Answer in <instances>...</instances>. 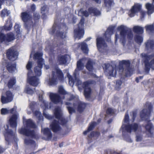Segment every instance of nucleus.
Instances as JSON below:
<instances>
[{
    "instance_id": "64",
    "label": "nucleus",
    "mask_w": 154,
    "mask_h": 154,
    "mask_svg": "<svg viewBox=\"0 0 154 154\" xmlns=\"http://www.w3.org/2000/svg\"><path fill=\"white\" fill-rule=\"evenodd\" d=\"M112 119H110L108 121V124H110V123L112 121Z\"/></svg>"
},
{
    "instance_id": "62",
    "label": "nucleus",
    "mask_w": 154,
    "mask_h": 154,
    "mask_svg": "<svg viewBox=\"0 0 154 154\" xmlns=\"http://www.w3.org/2000/svg\"><path fill=\"white\" fill-rule=\"evenodd\" d=\"M135 114L133 112V120H134L135 119Z\"/></svg>"
},
{
    "instance_id": "42",
    "label": "nucleus",
    "mask_w": 154,
    "mask_h": 154,
    "mask_svg": "<svg viewBox=\"0 0 154 154\" xmlns=\"http://www.w3.org/2000/svg\"><path fill=\"white\" fill-rule=\"evenodd\" d=\"M38 94L39 95V100L41 101L42 103H43L45 105V107H46V106L45 103V102L44 100H43L42 95L43 94V92L42 91H41L40 94L38 92V91H37V92Z\"/></svg>"
},
{
    "instance_id": "40",
    "label": "nucleus",
    "mask_w": 154,
    "mask_h": 154,
    "mask_svg": "<svg viewBox=\"0 0 154 154\" xmlns=\"http://www.w3.org/2000/svg\"><path fill=\"white\" fill-rule=\"evenodd\" d=\"M14 109L12 108L10 110H8L6 108H2L1 110V114L2 115H5L9 113H12Z\"/></svg>"
},
{
    "instance_id": "48",
    "label": "nucleus",
    "mask_w": 154,
    "mask_h": 154,
    "mask_svg": "<svg viewBox=\"0 0 154 154\" xmlns=\"http://www.w3.org/2000/svg\"><path fill=\"white\" fill-rule=\"evenodd\" d=\"M29 107L33 111L34 109L37 107V105L34 102H32L30 103Z\"/></svg>"
},
{
    "instance_id": "4",
    "label": "nucleus",
    "mask_w": 154,
    "mask_h": 154,
    "mask_svg": "<svg viewBox=\"0 0 154 154\" xmlns=\"http://www.w3.org/2000/svg\"><path fill=\"white\" fill-rule=\"evenodd\" d=\"M23 122L24 127H22L19 130L20 133L23 134L27 136L33 137L35 134L32 128L36 127L35 125L30 119H23Z\"/></svg>"
},
{
    "instance_id": "16",
    "label": "nucleus",
    "mask_w": 154,
    "mask_h": 154,
    "mask_svg": "<svg viewBox=\"0 0 154 154\" xmlns=\"http://www.w3.org/2000/svg\"><path fill=\"white\" fill-rule=\"evenodd\" d=\"M88 12L86 11H84L81 10L79 12V14L81 13L83 16L87 17L88 16L89 14H91L96 16H99L100 14V12L95 8H90L88 9Z\"/></svg>"
},
{
    "instance_id": "55",
    "label": "nucleus",
    "mask_w": 154,
    "mask_h": 154,
    "mask_svg": "<svg viewBox=\"0 0 154 154\" xmlns=\"http://www.w3.org/2000/svg\"><path fill=\"white\" fill-rule=\"evenodd\" d=\"M43 115L46 118L48 119H51V116L49 114L45 113L44 112H43Z\"/></svg>"
},
{
    "instance_id": "53",
    "label": "nucleus",
    "mask_w": 154,
    "mask_h": 154,
    "mask_svg": "<svg viewBox=\"0 0 154 154\" xmlns=\"http://www.w3.org/2000/svg\"><path fill=\"white\" fill-rule=\"evenodd\" d=\"M142 139V136L140 134L137 135L136 136V140L137 142L140 141Z\"/></svg>"
},
{
    "instance_id": "31",
    "label": "nucleus",
    "mask_w": 154,
    "mask_h": 154,
    "mask_svg": "<svg viewBox=\"0 0 154 154\" xmlns=\"http://www.w3.org/2000/svg\"><path fill=\"white\" fill-rule=\"evenodd\" d=\"M42 132L47 137V139H49L51 138L52 137V134L49 128H42Z\"/></svg>"
},
{
    "instance_id": "1",
    "label": "nucleus",
    "mask_w": 154,
    "mask_h": 154,
    "mask_svg": "<svg viewBox=\"0 0 154 154\" xmlns=\"http://www.w3.org/2000/svg\"><path fill=\"white\" fill-rule=\"evenodd\" d=\"M86 61H87L86 67L89 71H91L93 69V63L89 58H84L78 61L77 63V68L74 73L75 80L73 79L71 75L68 72L67 73V76L68 78L69 84L71 86H73L75 83L78 85L82 84V82L79 79L78 76L79 74V71L83 69L84 68V64Z\"/></svg>"
},
{
    "instance_id": "56",
    "label": "nucleus",
    "mask_w": 154,
    "mask_h": 154,
    "mask_svg": "<svg viewBox=\"0 0 154 154\" xmlns=\"http://www.w3.org/2000/svg\"><path fill=\"white\" fill-rule=\"evenodd\" d=\"M36 8L35 5L33 4L31 6V9L32 11H35Z\"/></svg>"
},
{
    "instance_id": "54",
    "label": "nucleus",
    "mask_w": 154,
    "mask_h": 154,
    "mask_svg": "<svg viewBox=\"0 0 154 154\" xmlns=\"http://www.w3.org/2000/svg\"><path fill=\"white\" fill-rule=\"evenodd\" d=\"M122 82L121 81H118L116 82V88L118 89L120 87L121 85Z\"/></svg>"
},
{
    "instance_id": "10",
    "label": "nucleus",
    "mask_w": 154,
    "mask_h": 154,
    "mask_svg": "<svg viewBox=\"0 0 154 154\" xmlns=\"http://www.w3.org/2000/svg\"><path fill=\"white\" fill-rule=\"evenodd\" d=\"M141 56L143 59L145 61V67L146 69L149 70L150 68L154 69V58L152 60L150 63L146 62L147 61L149 60L154 56V54H149L142 53Z\"/></svg>"
},
{
    "instance_id": "63",
    "label": "nucleus",
    "mask_w": 154,
    "mask_h": 154,
    "mask_svg": "<svg viewBox=\"0 0 154 154\" xmlns=\"http://www.w3.org/2000/svg\"><path fill=\"white\" fill-rule=\"evenodd\" d=\"M123 70V69L122 68L121 69H119V71L120 72V74L121 73V72H122Z\"/></svg>"
},
{
    "instance_id": "19",
    "label": "nucleus",
    "mask_w": 154,
    "mask_h": 154,
    "mask_svg": "<svg viewBox=\"0 0 154 154\" xmlns=\"http://www.w3.org/2000/svg\"><path fill=\"white\" fill-rule=\"evenodd\" d=\"M94 82L92 81H88L84 82L83 85V87L85 88L84 95L86 98H88L90 97L91 89L89 85L93 84Z\"/></svg>"
},
{
    "instance_id": "32",
    "label": "nucleus",
    "mask_w": 154,
    "mask_h": 154,
    "mask_svg": "<svg viewBox=\"0 0 154 154\" xmlns=\"http://www.w3.org/2000/svg\"><path fill=\"white\" fill-rule=\"evenodd\" d=\"M146 45V48L147 50L150 51L154 48V42L153 41L148 40Z\"/></svg>"
},
{
    "instance_id": "17",
    "label": "nucleus",
    "mask_w": 154,
    "mask_h": 154,
    "mask_svg": "<svg viewBox=\"0 0 154 154\" xmlns=\"http://www.w3.org/2000/svg\"><path fill=\"white\" fill-rule=\"evenodd\" d=\"M7 56L9 60L14 61L16 60L18 56V53L14 48L9 49L7 52Z\"/></svg>"
},
{
    "instance_id": "61",
    "label": "nucleus",
    "mask_w": 154,
    "mask_h": 154,
    "mask_svg": "<svg viewBox=\"0 0 154 154\" xmlns=\"http://www.w3.org/2000/svg\"><path fill=\"white\" fill-rule=\"evenodd\" d=\"M49 66L48 65H45V68L46 69H47L49 68Z\"/></svg>"
},
{
    "instance_id": "7",
    "label": "nucleus",
    "mask_w": 154,
    "mask_h": 154,
    "mask_svg": "<svg viewBox=\"0 0 154 154\" xmlns=\"http://www.w3.org/2000/svg\"><path fill=\"white\" fill-rule=\"evenodd\" d=\"M43 54L40 52H37L34 55L33 58L35 60H38V66L34 68V72L37 76H40L42 75L41 69L43 65L44 64V60L42 58Z\"/></svg>"
},
{
    "instance_id": "50",
    "label": "nucleus",
    "mask_w": 154,
    "mask_h": 154,
    "mask_svg": "<svg viewBox=\"0 0 154 154\" xmlns=\"http://www.w3.org/2000/svg\"><path fill=\"white\" fill-rule=\"evenodd\" d=\"M34 115L37 118H40L41 116V113L38 111H35L34 112Z\"/></svg>"
},
{
    "instance_id": "3",
    "label": "nucleus",
    "mask_w": 154,
    "mask_h": 154,
    "mask_svg": "<svg viewBox=\"0 0 154 154\" xmlns=\"http://www.w3.org/2000/svg\"><path fill=\"white\" fill-rule=\"evenodd\" d=\"M54 113L58 121L56 120H54L52 123L50 124V126L53 131L56 132L60 131L61 128L59 125V122H60L61 124L63 125L65 124L66 122V120L62 118V113L61 108L57 107L56 108L54 111Z\"/></svg>"
},
{
    "instance_id": "49",
    "label": "nucleus",
    "mask_w": 154,
    "mask_h": 154,
    "mask_svg": "<svg viewBox=\"0 0 154 154\" xmlns=\"http://www.w3.org/2000/svg\"><path fill=\"white\" fill-rule=\"evenodd\" d=\"M106 112L107 114L112 115L114 113V110L111 108H108L106 111Z\"/></svg>"
},
{
    "instance_id": "36",
    "label": "nucleus",
    "mask_w": 154,
    "mask_h": 154,
    "mask_svg": "<svg viewBox=\"0 0 154 154\" xmlns=\"http://www.w3.org/2000/svg\"><path fill=\"white\" fill-rule=\"evenodd\" d=\"M97 125V123L95 122H93L91 123L88 127L87 130L84 132L83 134L84 135L87 134V133L91 131L93 128Z\"/></svg>"
},
{
    "instance_id": "15",
    "label": "nucleus",
    "mask_w": 154,
    "mask_h": 154,
    "mask_svg": "<svg viewBox=\"0 0 154 154\" xmlns=\"http://www.w3.org/2000/svg\"><path fill=\"white\" fill-rule=\"evenodd\" d=\"M62 26V27L61 28L59 26H56V24H54L53 26L52 31L50 32V33H56L58 36H60L62 38H64L66 37V33L62 32V29L63 28H66V26L63 25Z\"/></svg>"
},
{
    "instance_id": "22",
    "label": "nucleus",
    "mask_w": 154,
    "mask_h": 154,
    "mask_svg": "<svg viewBox=\"0 0 154 154\" xmlns=\"http://www.w3.org/2000/svg\"><path fill=\"white\" fill-rule=\"evenodd\" d=\"M5 97L2 95L1 100L3 104L6 103L11 102L13 100V96L12 93L10 91H7L6 93Z\"/></svg>"
},
{
    "instance_id": "26",
    "label": "nucleus",
    "mask_w": 154,
    "mask_h": 154,
    "mask_svg": "<svg viewBox=\"0 0 154 154\" xmlns=\"http://www.w3.org/2000/svg\"><path fill=\"white\" fill-rule=\"evenodd\" d=\"M18 118V116L16 115H13L9 120L10 125L11 127L15 128L17 126L16 120Z\"/></svg>"
},
{
    "instance_id": "25",
    "label": "nucleus",
    "mask_w": 154,
    "mask_h": 154,
    "mask_svg": "<svg viewBox=\"0 0 154 154\" xmlns=\"http://www.w3.org/2000/svg\"><path fill=\"white\" fill-rule=\"evenodd\" d=\"M12 26V24L10 18H8L6 21V23L4 26L1 27L0 28V30H2L4 29L7 31L10 30Z\"/></svg>"
},
{
    "instance_id": "38",
    "label": "nucleus",
    "mask_w": 154,
    "mask_h": 154,
    "mask_svg": "<svg viewBox=\"0 0 154 154\" xmlns=\"http://www.w3.org/2000/svg\"><path fill=\"white\" fill-rule=\"evenodd\" d=\"M10 13L9 11H8L6 9H4L1 11V16L3 18L5 17L8 16Z\"/></svg>"
},
{
    "instance_id": "21",
    "label": "nucleus",
    "mask_w": 154,
    "mask_h": 154,
    "mask_svg": "<svg viewBox=\"0 0 154 154\" xmlns=\"http://www.w3.org/2000/svg\"><path fill=\"white\" fill-rule=\"evenodd\" d=\"M97 45L100 51H101L102 49H105L107 47L104 40L102 37H97L96 39Z\"/></svg>"
},
{
    "instance_id": "5",
    "label": "nucleus",
    "mask_w": 154,
    "mask_h": 154,
    "mask_svg": "<svg viewBox=\"0 0 154 154\" xmlns=\"http://www.w3.org/2000/svg\"><path fill=\"white\" fill-rule=\"evenodd\" d=\"M58 79L61 81L64 80V77L62 71L59 69L57 68L52 71V75L48 80H46V83L48 85H52L57 83Z\"/></svg>"
},
{
    "instance_id": "27",
    "label": "nucleus",
    "mask_w": 154,
    "mask_h": 154,
    "mask_svg": "<svg viewBox=\"0 0 154 154\" xmlns=\"http://www.w3.org/2000/svg\"><path fill=\"white\" fill-rule=\"evenodd\" d=\"M153 2L152 4L147 3L146 4V7L147 10L148 14H151L154 12V0H153Z\"/></svg>"
},
{
    "instance_id": "60",
    "label": "nucleus",
    "mask_w": 154,
    "mask_h": 154,
    "mask_svg": "<svg viewBox=\"0 0 154 154\" xmlns=\"http://www.w3.org/2000/svg\"><path fill=\"white\" fill-rule=\"evenodd\" d=\"M42 103V104H41V106L42 107H43V108H44V107H43L44 106H45V109H46L48 107V105H47V103H46V107H45V105L43 103Z\"/></svg>"
},
{
    "instance_id": "13",
    "label": "nucleus",
    "mask_w": 154,
    "mask_h": 154,
    "mask_svg": "<svg viewBox=\"0 0 154 154\" xmlns=\"http://www.w3.org/2000/svg\"><path fill=\"white\" fill-rule=\"evenodd\" d=\"M14 34L12 32L8 33L6 35L0 33V44L2 43L6 44L11 42L15 39Z\"/></svg>"
},
{
    "instance_id": "29",
    "label": "nucleus",
    "mask_w": 154,
    "mask_h": 154,
    "mask_svg": "<svg viewBox=\"0 0 154 154\" xmlns=\"http://www.w3.org/2000/svg\"><path fill=\"white\" fill-rule=\"evenodd\" d=\"M16 65L14 63H9L7 65V68L8 71L12 73L16 69Z\"/></svg>"
},
{
    "instance_id": "12",
    "label": "nucleus",
    "mask_w": 154,
    "mask_h": 154,
    "mask_svg": "<svg viewBox=\"0 0 154 154\" xmlns=\"http://www.w3.org/2000/svg\"><path fill=\"white\" fill-rule=\"evenodd\" d=\"M21 17L22 20L24 22L25 25L30 26L32 23V17L31 14L29 12H23L21 14Z\"/></svg>"
},
{
    "instance_id": "20",
    "label": "nucleus",
    "mask_w": 154,
    "mask_h": 154,
    "mask_svg": "<svg viewBox=\"0 0 154 154\" xmlns=\"http://www.w3.org/2000/svg\"><path fill=\"white\" fill-rule=\"evenodd\" d=\"M141 7V5L139 3H135L129 11V15L131 17H134L136 13L140 11Z\"/></svg>"
},
{
    "instance_id": "30",
    "label": "nucleus",
    "mask_w": 154,
    "mask_h": 154,
    "mask_svg": "<svg viewBox=\"0 0 154 154\" xmlns=\"http://www.w3.org/2000/svg\"><path fill=\"white\" fill-rule=\"evenodd\" d=\"M35 88H32L29 85H27L25 87L24 92L26 93L31 95H32L35 92Z\"/></svg>"
},
{
    "instance_id": "28",
    "label": "nucleus",
    "mask_w": 154,
    "mask_h": 154,
    "mask_svg": "<svg viewBox=\"0 0 154 154\" xmlns=\"http://www.w3.org/2000/svg\"><path fill=\"white\" fill-rule=\"evenodd\" d=\"M114 27H109L107 30L105 34L106 38H107L106 40L108 41H110V37L111 35L113 34V29Z\"/></svg>"
},
{
    "instance_id": "8",
    "label": "nucleus",
    "mask_w": 154,
    "mask_h": 154,
    "mask_svg": "<svg viewBox=\"0 0 154 154\" xmlns=\"http://www.w3.org/2000/svg\"><path fill=\"white\" fill-rule=\"evenodd\" d=\"M118 30L120 31V34L121 37L120 41L123 43L125 42V38L127 36L128 38L129 39H131L133 37V35L130 30H129L126 26L121 25L118 27Z\"/></svg>"
},
{
    "instance_id": "52",
    "label": "nucleus",
    "mask_w": 154,
    "mask_h": 154,
    "mask_svg": "<svg viewBox=\"0 0 154 154\" xmlns=\"http://www.w3.org/2000/svg\"><path fill=\"white\" fill-rule=\"evenodd\" d=\"M124 138L125 140L128 142L131 143L132 142V140L127 135L125 136Z\"/></svg>"
},
{
    "instance_id": "45",
    "label": "nucleus",
    "mask_w": 154,
    "mask_h": 154,
    "mask_svg": "<svg viewBox=\"0 0 154 154\" xmlns=\"http://www.w3.org/2000/svg\"><path fill=\"white\" fill-rule=\"evenodd\" d=\"M145 28L147 31H150L152 32H154V27L153 24L146 25L145 26Z\"/></svg>"
},
{
    "instance_id": "47",
    "label": "nucleus",
    "mask_w": 154,
    "mask_h": 154,
    "mask_svg": "<svg viewBox=\"0 0 154 154\" xmlns=\"http://www.w3.org/2000/svg\"><path fill=\"white\" fill-rule=\"evenodd\" d=\"M120 63L125 65L127 66H129L130 65V62L128 60H123L120 62Z\"/></svg>"
},
{
    "instance_id": "24",
    "label": "nucleus",
    "mask_w": 154,
    "mask_h": 154,
    "mask_svg": "<svg viewBox=\"0 0 154 154\" xmlns=\"http://www.w3.org/2000/svg\"><path fill=\"white\" fill-rule=\"evenodd\" d=\"M69 58V56L68 55H60L58 57V62L60 64H65Z\"/></svg>"
},
{
    "instance_id": "37",
    "label": "nucleus",
    "mask_w": 154,
    "mask_h": 154,
    "mask_svg": "<svg viewBox=\"0 0 154 154\" xmlns=\"http://www.w3.org/2000/svg\"><path fill=\"white\" fill-rule=\"evenodd\" d=\"M104 2L106 6L109 8L114 4V2L112 0H104Z\"/></svg>"
},
{
    "instance_id": "35",
    "label": "nucleus",
    "mask_w": 154,
    "mask_h": 154,
    "mask_svg": "<svg viewBox=\"0 0 154 154\" xmlns=\"http://www.w3.org/2000/svg\"><path fill=\"white\" fill-rule=\"evenodd\" d=\"M145 128L148 132L151 134H152L154 132V128L150 122H148L147 125L146 126Z\"/></svg>"
},
{
    "instance_id": "23",
    "label": "nucleus",
    "mask_w": 154,
    "mask_h": 154,
    "mask_svg": "<svg viewBox=\"0 0 154 154\" xmlns=\"http://www.w3.org/2000/svg\"><path fill=\"white\" fill-rule=\"evenodd\" d=\"M50 97L51 101L54 103L57 104L60 102L61 103H62V99L58 94L51 93L50 94Z\"/></svg>"
},
{
    "instance_id": "44",
    "label": "nucleus",
    "mask_w": 154,
    "mask_h": 154,
    "mask_svg": "<svg viewBox=\"0 0 154 154\" xmlns=\"http://www.w3.org/2000/svg\"><path fill=\"white\" fill-rule=\"evenodd\" d=\"M135 40L137 43L140 44L143 41V38L140 35H137L135 37Z\"/></svg>"
},
{
    "instance_id": "57",
    "label": "nucleus",
    "mask_w": 154,
    "mask_h": 154,
    "mask_svg": "<svg viewBox=\"0 0 154 154\" xmlns=\"http://www.w3.org/2000/svg\"><path fill=\"white\" fill-rule=\"evenodd\" d=\"M7 133H8L9 135H15L14 133L12 132V131L11 130H7Z\"/></svg>"
},
{
    "instance_id": "58",
    "label": "nucleus",
    "mask_w": 154,
    "mask_h": 154,
    "mask_svg": "<svg viewBox=\"0 0 154 154\" xmlns=\"http://www.w3.org/2000/svg\"><path fill=\"white\" fill-rule=\"evenodd\" d=\"M140 13L141 15V19L142 20L143 18L144 17V15H145V13L143 11H141L140 12Z\"/></svg>"
},
{
    "instance_id": "59",
    "label": "nucleus",
    "mask_w": 154,
    "mask_h": 154,
    "mask_svg": "<svg viewBox=\"0 0 154 154\" xmlns=\"http://www.w3.org/2000/svg\"><path fill=\"white\" fill-rule=\"evenodd\" d=\"M5 0H0V9L1 8V6L2 5Z\"/></svg>"
},
{
    "instance_id": "34",
    "label": "nucleus",
    "mask_w": 154,
    "mask_h": 154,
    "mask_svg": "<svg viewBox=\"0 0 154 154\" xmlns=\"http://www.w3.org/2000/svg\"><path fill=\"white\" fill-rule=\"evenodd\" d=\"M133 29L135 32L138 34H142L143 32V28L139 26H134Z\"/></svg>"
},
{
    "instance_id": "6",
    "label": "nucleus",
    "mask_w": 154,
    "mask_h": 154,
    "mask_svg": "<svg viewBox=\"0 0 154 154\" xmlns=\"http://www.w3.org/2000/svg\"><path fill=\"white\" fill-rule=\"evenodd\" d=\"M129 120V116L128 114L126 113L124 119V122L120 129V131H122L123 135H125V134L127 132L131 133L132 132H135L138 129V125L135 123L131 125H129L127 126Z\"/></svg>"
},
{
    "instance_id": "41",
    "label": "nucleus",
    "mask_w": 154,
    "mask_h": 154,
    "mask_svg": "<svg viewBox=\"0 0 154 154\" xmlns=\"http://www.w3.org/2000/svg\"><path fill=\"white\" fill-rule=\"evenodd\" d=\"M25 143L26 145H34L35 144L34 141L29 139L28 137H26L24 140Z\"/></svg>"
},
{
    "instance_id": "18",
    "label": "nucleus",
    "mask_w": 154,
    "mask_h": 154,
    "mask_svg": "<svg viewBox=\"0 0 154 154\" xmlns=\"http://www.w3.org/2000/svg\"><path fill=\"white\" fill-rule=\"evenodd\" d=\"M146 106L147 109H143L141 112L140 113V116L142 118H145L148 117L152 110V105L150 103H147Z\"/></svg>"
},
{
    "instance_id": "2",
    "label": "nucleus",
    "mask_w": 154,
    "mask_h": 154,
    "mask_svg": "<svg viewBox=\"0 0 154 154\" xmlns=\"http://www.w3.org/2000/svg\"><path fill=\"white\" fill-rule=\"evenodd\" d=\"M58 92L60 94L65 95V97H63V99H64L65 97H66L69 100H71L74 99V97L76 98L75 97L73 96L70 94H68L67 93L62 86L59 87ZM77 99V98L76 97V100L73 103V107L70 103L66 102V104L67 105V108L69 113L70 114L74 112L75 110H77L79 112H81L85 107V104L80 101Z\"/></svg>"
},
{
    "instance_id": "51",
    "label": "nucleus",
    "mask_w": 154,
    "mask_h": 154,
    "mask_svg": "<svg viewBox=\"0 0 154 154\" xmlns=\"http://www.w3.org/2000/svg\"><path fill=\"white\" fill-rule=\"evenodd\" d=\"M99 135V133L98 132H91L90 134L91 137L94 136L98 137Z\"/></svg>"
},
{
    "instance_id": "43",
    "label": "nucleus",
    "mask_w": 154,
    "mask_h": 154,
    "mask_svg": "<svg viewBox=\"0 0 154 154\" xmlns=\"http://www.w3.org/2000/svg\"><path fill=\"white\" fill-rule=\"evenodd\" d=\"M16 83L15 79L14 78L11 79L9 81L8 85L9 88H11Z\"/></svg>"
},
{
    "instance_id": "9",
    "label": "nucleus",
    "mask_w": 154,
    "mask_h": 154,
    "mask_svg": "<svg viewBox=\"0 0 154 154\" xmlns=\"http://www.w3.org/2000/svg\"><path fill=\"white\" fill-rule=\"evenodd\" d=\"M32 67V62L29 61L26 66V68L29 71L28 73V81L30 85L34 87H36L39 83V79L35 76L29 77L30 73H32V72L30 71V70Z\"/></svg>"
},
{
    "instance_id": "11",
    "label": "nucleus",
    "mask_w": 154,
    "mask_h": 154,
    "mask_svg": "<svg viewBox=\"0 0 154 154\" xmlns=\"http://www.w3.org/2000/svg\"><path fill=\"white\" fill-rule=\"evenodd\" d=\"M84 22V19L82 18L78 25V29H75L74 37L75 39H79L83 37L84 34V30L83 29Z\"/></svg>"
},
{
    "instance_id": "33",
    "label": "nucleus",
    "mask_w": 154,
    "mask_h": 154,
    "mask_svg": "<svg viewBox=\"0 0 154 154\" xmlns=\"http://www.w3.org/2000/svg\"><path fill=\"white\" fill-rule=\"evenodd\" d=\"M48 11V8L47 5H44L41 8V13L42 14V17L43 18H45L46 14H47Z\"/></svg>"
},
{
    "instance_id": "39",
    "label": "nucleus",
    "mask_w": 154,
    "mask_h": 154,
    "mask_svg": "<svg viewBox=\"0 0 154 154\" xmlns=\"http://www.w3.org/2000/svg\"><path fill=\"white\" fill-rule=\"evenodd\" d=\"M81 49L85 53L88 54V48L87 45L85 42L82 43L81 44Z\"/></svg>"
},
{
    "instance_id": "46",
    "label": "nucleus",
    "mask_w": 154,
    "mask_h": 154,
    "mask_svg": "<svg viewBox=\"0 0 154 154\" xmlns=\"http://www.w3.org/2000/svg\"><path fill=\"white\" fill-rule=\"evenodd\" d=\"M20 26L19 23H15L14 26L15 30L18 34H20Z\"/></svg>"
},
{
    "instance_id": "14",
    "label": "nucleus",
    "mask_w": 154,
    "mask_h": 154,
    "mask_svg": "<svg viewBox=\"0 0 154 154\" xmlns=\"http://www.w3.org/2000/svg\"><path fill=\"white\" fill-rule=\"evenodd\" d=\"M103 66L106 74L113 77L116 76L117 72V67L116 66L113 67L109 64H104Z\"/></svg>"
}]
</instances>
